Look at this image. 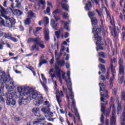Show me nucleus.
I'll return each mask as SVG.
<instances>
[{
	"instance_id": "1",
	"label": "nucleus",
	"mask_w": 125,
	"mask_h": 125,
	"mask_svg": "<svg viewBox=\"0 0 125 125\" xmlns=\"http://www.w3.org/2000/svg\"><path fill=\"white\" fill-rule=\"evenodd\" d=\"M100 91L101 95V111L103 114H105L106 110V105H108V101L109 99V95L108 94V90L105 86L104 83H99Z\"/></svg>"
},
{
	"instance_id": "2",
	"label": "nucleus",
	"mask_w": 125,
	"mask_h": 125,
	"mask_svg": "<svg viewBox=\"0 0 125 125\" xmlns=\"http://www.w3.org/2000/svg\"><path fill=\"white\" fill-rule=\"evenodd\" d=\"M24 91L25 94H27L29 97L30 100L35 99L34 101V104L36 106H39L40 104H42L43 102V98L38 93H35L34 89L30 88L29 87H26Z\"/></svg>"
},
{
	"instance_id": "3",
	"label": "nucleus",
	"mask_w": 125,
	"mask_h": 125,
	"mask_svg": "<svg viewBox=\"0 0 125 125\" xmlns=\"http://www.w3.org/2000/svg\"><path fill=\"white\" fill-rule=\"evenodd\" d=\"M0 102H4V99L2 98V96H3V88L4 87V83H6L9 82L10 84H12L14 87L16 86V85L14 84V82L13 80L10 79V76L8 75H6L5 73H2L0 74Z\"/></svg>"
},
{
	"instance_id": "4",
	"label": "nucleus",
	"mask_w": 125,
	"mask_h": 125,
	"mask_svg": "<svg viewBox=\"0 0 125 125\" xmlns=\"http://www.w3.org/2000/svg\"><path fill=\"white\" fill-rule=\"evenodd\" d=\"M95 34L94 35V38L96 41H97V42L96 44L97 45H103L104 44V42H102V37L99 36V34L101 32L103 33V36L104 38H105L106 37V30H105V28L104 27L101 26L100 28H96L95 27H93L92 33H94Z\"/></svg>"
},
{
	"instance_id": "5",
	"label": "nucleus",
	"mask_w": 125,
	"mask_h": 125,
	"mask_svg": "<svg viewBox=\"0 0 125 125\" xmlns=\"http://www.w3.org/2000/svg\"><path fill=\"white\" fill-rule=\"evenodd\" d=\"M14 88L12 86H9L8 87V93L7 94V105H12V106H15L16 105V100L13 99L14 96V93L13 90Z\"/></svg>"
},
{
	"instance_id": "6",
	"label": "nucleus",
	"mask_w": 125,
	"mask_h": 125,
	"mask_svg": "<svg viewBox=\"0 0 125 125\" xmlns=\"http://www.w3.org/2000/svg\"><path fill=\"white\" fill-rule=\"evenodd\" d=\"M65 65V61L64 60H62L61 61L56 62V64L55 65V70L58 78H59V81L62 84V78H61V73H63L62 70L60 68H62L63 66Z\"/></svg>"
},
{
	"instance_id": "7",
	"label": "nucleus",
	"mask_w": 125,
	"mask_h": 125,
	"mask_svg": "<svg viewBox=\"0 0 125 125\" xmlns=\"http://www.w3.org/2000/svg\"><path fill=\"white\" fill-rule=\"evenodd\" d=\"M118 63L119 64V74L118 77L120 78L119 83H123V81H124V75L125 74V66H124V61L123 59L120 58Z\"/></svg>"
},
{
	"instance_id": "8",
	"label": "nucleus",
	"mask_w": 125,
	"mask_h": 125,
	"mask_svg": "<svg viewBox=\"0 0 125 125\" xmlns=\"http://www.w3.org/2000/svg\"><path fill=\"white\" fill-rule=\"evenodd\" d=\"M4 19L6 20V25L8 28H13L15 25V19L13 18H7V17L4 16Z\"/></svg>"
},
{
	"instance_id": "9",
	"label": "nucleus",
	"mask_w": 125,
	"mask_h": 125,
	"mask_svg": "<svg viewBox=\"0 0 125 125\" xmlns=\"http://www.w3.org/2000/svg\"><path fill=\"white\" fill-rule=\"evenodd\" d=\"M22 96V98L19 100V105L20 106H21L22 104H23V105H27L29 103V100H30V98L28 94H25Z\"/></svg>"
},
{
	"instance_id": "10",
	"label": "nucleus",
	"mask_w": 125,
	"mask_h": 125,
	"mask_svg": "<svg viewBox=\"0 0 125 125\" xmlns=\"http://www.w3.org/2000/svg\"><path fill=\"white\" fill-rule=\"evenodd\" d=\"M32 112L33 114H35V116L36 117H39V118H38V120L39 121H43L44 120V117L43 116H42L40 114V109L38 107H34L32 109Z\"/></svg>"
},
{
	"instance_id": "11",
	"label": "nucleus",
	"mask_w": 125,
	"mask_h": 125,
	"mask_svg": "<svg viewBox=\"0 0 125 125\" xmlns=\"http://www.w3.org/2000/svg\"><path fill=\"white\" fill-rule=\"evenodd\" d=\"M39 38H29L27 40L28 43H30V42H34V45L32 46L31 50L32 51H34L35 50V49L36 48V44H37V42H39Z\"/></svg>"
},
{
	"instance_id": "12",
	"label": "nucleus",
	"mask_w": 125,
	"mask_h": 125,
	"mask_svg": "<svg viewBox=\"0 0 125 125\" xmlns=\"http://www.w3.org/2000/svg\"><path fill=\"white\" fill-rule=\"evenodd\" d=\"M67 88L69 91V95L72 100H74V98L75 97V95H74V92L72 89V83L69 82L67 83Z\"/></svg>"
},
{
	"instance_id": "13",
	"label": "nucleus",
	"mask_w": 125,
	"mask_h": 125,
	"mask_svg": "<svg viewBox=\"0 0 125 125\" xmlns=\"http://www.w3.org/2000/svg\"><path fill=\"white\" fill-rule=\"evenodd\" d=\"M72 107H73L74 108V110L75 112V115L76 117L78 118L79 122H81V117H80V114H79V112L78 111V109L76 106V101H75V100H72Z\"/></svg>"
},
{
	"instance_id": "14",
	"label": "nucleus",
	"mask_w": 125,
	"mask_h": 125,
	"mask_svg": "<svg viewBox=\"0 0 125 125\" xmlns=\"http://www.w3.org/2000/svg\"><path fill=\"white\" fill-rule=\"evenodd\" d=\"M56 97L59 105H60V103L62 102V98L64 97V94H63V92L62 91H61L60 92H57L56 95Z\"/></svg>"
},
{
	"instance_id": "15",
	"label": "nucleus",
	"mask_w": 125,
	"mask_h": 125,
	"mask_svg": "<svg viewBox=\"0 0 125 125\" xmlns=\"http://www.w3.org/2000/svg\"><path fill=\"white\" fill-rule=\"evenodd\" d=\"M118 26L117 27V29L115 28L114 29L113 33H112V35L113 37H114V38H116V37L118 36V34H119V33L121 32V31L120 30H121V29H122V24H121L120 22H118Z\"/></svg>"
},
{
	"instance_id": "16",
	"label": "nucleus",
	"mask_w": 125,
	"mask_h": 125,
	"mask_svg": "<svg viewBox=\"0 0 125 125\" xmlns=\"http://www.w3.org/2000/svg\"><path fill=\"white\" fill-rule=\"evenodd\" d=\"M39 42H37L36 44V48H35V49H36L37 51H39L40 50V48H39V46L41 47V48L43 49L44 47H45V45L44 44H42V41L41 40L40 38H38Z\"/></svg>"
},
{
	"instance_id": "17",
	"label": "nucleus",
	"mask_w": 125,
	"mask_h": 125,
	"mask_svg": "<svg viewBox=\"0 0 125 125\" xmlns=\"http://www.w3.org/2000/svg\"><path fill=\"white\" fill-rule=\"evenodd\" d=\"M109 78H110V71H107L106 77H105V76H104L103 75H102L101 76V80H102V81H103L104 83H106V79L109 80Z\"/></svg>"
},
{
	"instance_id": "18",
	"label": "nucleus",
	"mask_w": 125,
	"mask_h": 125,
	"mask_svg": "<svg viewBox=\"0 0 125 125\" xmlns=\"http://www.w3.org/2000/svg\"><path fill=\"white\" fill-rule=\"evenodd\" d=\"M18 92V97H20L21 96H23L25 94H26V92H25V88L24 90V92H23V89L21 87H18L17 88Z\"/></svg>"
},
{
	"instance_id": "19",
	"label": "nucleus",
	"mask_w": 125,
	"mask_h": 125,
	"mask_svg": "<svg viewBox=\"0 0 125 125\" xmlns=\"http://www.w3.org/2000/svg\"><path fill=\"white\" fill-rule=\"evenodd\" d=\"M53 14L56 21H58V20H60V17H59V10L56 9V10L54 11Z\"/></svg>"
},
{
	"instance_id": "20",
	"label": "nucleus",
	"mask_w": 125,
	"mask_h": 125,
	"mask_svg": "<svg viewBox=\"0 0 125 125\" xmlns=\"http://www.w3.org/2000/svg\"><path fill=\"white\" fill-rule=\"evenodd\" d=\"M92 8V4H91V2L90 0H87V3L85 4V9L87 10V11H89V10H91Z\"/></svg>"
},
{
	"instance_id": "21",
	"label": "nucleus",
	"mask_w": 125,
	"mask_h": 125,
	"mask_svg": "<svg viewBox=\"0 0 125 125\" xmlns=\"http://www.w3.org/2000/svg\"><path fill=\"white\" fill-rule=\"evenodd\" d=\"M110 72L112 75V78L116 77V69H115V66L113 64H110Z\"/></svg>"
},
{
	"instance_id": "22",
	"label": "nucleus",
	"mask_w": 125,
	"mask_h": 125,
	"mask_svg": "<svg viewBox=\"0 0 125 125\" xmlns=\"http://www.w3.org/2000/svg\"><path fill=\"white\" fill-rule=\"evenodd\" d=\"M44 34L45 41H49V30H48V29H46L44 31Z\"/></svg>"
},
{
	"instance_id": "23",
	"label": "nucleus",
	"mask_w": 125,
	"mask_h": 125,
	"mask_svg": "<svg viewBox=\"0 0 125 125\" xmlns=\"http://www.w3.org/2000/svg\"><path fill=\"white\" fill-rule=\"evenodd\" d=\"M117 114L119 115L121 114V112H122V103L119 102V100L117 101Z\"/></svg>"
},
{
	"instance_id": "24",
	"label": "nucleus",
	"mask_w": 125,
	"mask_h": 125,
	"mask_svg": "<svg viewBox=\"0 0 125 125\" xmlns=\"http://www.w3.org/2000/svg\"><path fill=\"white\" fill-rule=\"evenodd\" d=\"M91 22L93 26H97V24H98V20L96 17L91 19Z\"/></svg>"
},
{
	"instance_id": "25",
	"label": "nucleus",
	"mask_w": 125,
	"mask_h": 125,
	"mask_svg": "<svg viewBox=\"0 0 125 125\" xmlns=\"http://www.w3.org/2000/svg\"><path fill=\"white\" fill-rule=\"evenodd\" d=\"M67 77H68V79H65V82L66 83V84L67 85H68V83H70H70H72V82H71V77H70V75H71V73L69 71H68L67 72V74H66Z\"/></svg>"
},
{
	"instance_id": "26",
	"label": "nucleus",
	"mask_w": 125,
	"mask_h": 125,
	"mask_svg": "<svg viewBox=\"0 0 125 125\" xmlns=\"http://www.w3.org/2000/svg\"><path fill=\"white\" fill-rule=\"evenodd\" d=\"M61 5L64 10H65V11H69V5L67 4L62 2Z\"/></svg>"
},
{
	"instance_id": "27",
	"label": "nucleus",
	"mask_w": 125,
	"mask_h": 125,
	"mask_svg": "<svg viewBox=\"0 0 125 125\" xmlns=\"http://www.w3.org/2000/svg\"><path fill=\"white\" fill-rule=\"evenodd\" d=\"M14 14L18 15V16H21V15H23V12L21 11L20 10L15 9Z\"/></svg>"
},
{
	"instance_id": "28",
	"label": "nucleus",
	"mask_w": 125,
	"mask_h": 125,
	"mask_svg": "<svg viewBox=\"0 0 125 125\" xmlns=\"http://www.w3.org/2000/svg\"><path fill=\"white\" fill-rule=\"evenodd\" d=\"M88 16L90 19H92V18H95V17L94 16H95V13L91 11H89L88 12Z\"/></svg>"
},
{
	"instance_id": "29",
	"label": "nucleus",
	"mask_w": 125,
	"mask_h": 125,
	"mask_svg": "<svg viewBox=\"0 0 125 125\" xmlns=\"http://www.w3.org/2000/svg\"><path fill=\"white\" fill-rule=\"evenodd\" d=\"M63 29L61 28L58 31H56L55 32V35L57 37V39H59V38H60V33H61V32H62V33H63Z\"/></svg>"
},
{
	"instance_id": "30",
	"label": "nucleus",
	"mask_w": 125,
	"mask_h": 125,
	"mask_svg": "<svg viewBox=\"0 0 125 125\" xmlns=\"http://www.w3.org/2000/svg\"><path fill=\"white\" fill-rule=\"evenodd\" d=\"M42 112H43V113H44V114H48V113H49V111H50V109H49V107H42Z\"/></svg>"
},
{
	"instance_id": "31",
	"label": "nucleus",
	"mask_w": 125,
	"mask_h": 125,
	"mask_svg": "<svg viewBox=\"0 0 125 125\" xmlns=\"http://www.w3.org/2000/svg\"><path fill=\"white\" fill-rule=\"evenodd\" d=\"M114 79H115V78L111 77L109 79V88H110V89H112L113 88V81H114Z\"/></svg>"
},
{
	"instance_id": "32",
	"label": "nucleus",
	"mask_w": 125,
	"mask_h": 125,
	"mask_svg": "<svg viewBox=\"0 0 125 125\" xmlns=\"http://www.w3.org/2000/svg\"><path fill=\"white\" fill-rule=\"evenodd\" d=\"M40 82H41V84H42L43 88L44 89L45 91H47L48 90V89L47 88V86H46V82L42 83V80H40Z\"/></svg>"
},
{
	"instance_id": "33",
	"label": "nucleus",
	"mask_w": 125,
	"mask_h": 125,
	"mask_svg": "<svg viewBox=\"0 0 125 125\" xmlns=\"http://www.w3.org/2000/svg\"><path fill=\"white\" fill-rule=\"evenodd\" d=\"M116 7V0H111V8L112 9H115Z\"/></svg>"
},
{
	"instance_id": "34",
	"label": "nucleus",
	"mask_w": 125,
	"mask_h": 125,
	"mask_svg": "<svg viewBox=\"0 0 125 125\" xmlns=\"http://www.w3.org/2000/svg\"><path fill=\"white\" fill-rule=\"evenodd\" d=\"M110 125H117L116 123V117H112L110 119Z\"/></svg>"
},
{
	"instance_id": "35",
	"label": "nucleus",
	"mask_w": 125,
	"mask_h": 125,
	"mask_svg": "<svg viewBox=\"0 0 125 125\" xmlns=\"http://www.w3.org/2000/svg\"><path fill=\"white\" fill-rule=\"evenodd\" d=\"M100 68L101 69V71L103 73V74H104L106 73V68L105 67V66L103 64H100Z\"/></svg>"
},
{
	"instance_id": "36",
	"label": "nucleus",
	"mask_w": 125,
	"mask_h": 125,
	"mask_svg": "<svg viewBox=\"0 0 125 125\" xmlns=\"http://www.w3.org/2000/svg\"><path fill=\"white\" fill-rule=\"evenodd\" d=\"M25 25H30L31 24V19L27 18L25 20L24 22Z\"/></svg>"
},
{
	"instance_id": "37",
	"label": "nucleus",
	"mask_w": 125,
	"mask_h": 125,
	"mask_svg": "<svg viewBox=\"0 0 125 125\" xmlns=\"http://www.w3.org/2000/svg\"><path fill=\"white\" fill-rule=\"evenodd\" d=\"M64 28L69 32L70 31V29L69 28V22H65L64 25Z\"/></svg>"
},
{
	"instance_id": "38",
	"label": "nucleus",
	"mask_w": 125,
	"mask_h": 125,
	"mask_svg": "<svg viewBox=\"0 0 125 125\" xmlns=\"http://www.w3.org/2000/svg\"><path fill=\"white\" fill-rule=\"evenodd\" d=\"M53 72V68H51L50 69L49 71V74L51 76V78H55V75L53 74L52 73Z\"/></svg>"
},
{
	"instance_id": "39",
	"label": "nucleus",
	"mask_w": 125,
	"mask_h": 125,
	"mask_svg": "<svg viewBox=\"0 0 125 125\" xmlns=\"http://www.w3.org/2000/svg\"><path fill=\"white\" fill-rule=\"evenodd\" d=\"M62 17L63 19H69V16H68V14L66 12L63 13Z\"/></svg>"
},
{
	"instance_id": "40",
	"label": "nucleus",
	"mask_w": 125,
	"mask_h": 125,
	"mask_svg": "<svg viewBox=\"0 0 125 125\" xmlns=\"http://www.w3.org/2000/svg\"><path fill=\"white\" fill-rule=\"evenodd\" d=\"M46 63H47V62L46 61V60H42V62H40L39 66L40 67H42V64H46Z\"/></svg>"
},
{
	"instance_id": "41",
	"label": "nucleus",
	"mask_w": 125,
	"mask_h": 125,
	"mask_svg": "<svg viewBox=\"0 0 125 125\" xmlns=\"http://www.w3.org/2000/svg\"><path fill=\"white\" fill-rule=\"evenodd\" d=\"M28 14L29 17H34L35 16V13H34V12H33L32 11L28 12Z\"/></svg>"
},
{
	"instance_id": "42",
	"label": "nucleus",
	"mask_w": 125,
	"mask_h": 125,
	"mask_svg": "<svg viewBox=\"0 0 125 125\" xmlns=\"http://www.w3.org/2000/svg\"><path fill=\"white\" fill-rule=\"evenodd\" d=\"M99 56L102 58H105V54L103 52H101L99 53Z\"/></svg>"
},
{
	"instance_id": "43",
	"label": "nucleus",
	"mask_w": 125,
	"mask_h": 125,
	"mask_svg": "<svg viewBox=\"0 0 125 125\" xmlns=\"http://www.w3.org/2000/svg\"><path fill=\"white\" fill-rule=\"evenodd\" d=\"M52 27L54 29V30H57V28H58V23H56L55 24H53V25H52Z\"/></svg>"
},
{
	"instance_id": "44",
	"label": "nucleus",
	"mask_w": 125,
	"mask_h": 125,
	"mask_svg": "<svg viewBox=\"0 0 125 125\" xmlns=\"http://www.w3.org/2000/svg\"><path fill=\"white\" fill-rule=\"evenodd\" d=\"M100 122H101V124H102L103 125L104 124V115H103V114H102V115H101V119H100Z\"/></svg>"
},
{
	"instance_id": "45",
	"label": "nucleus",
	"mask_w": 125,
	"mask_h": 125,
	"mask_svg": "<svg viewBox=\"0 0 125 125\" xmlns=\"http://www.w3.org/2000/svg\"><path fill=\"white\" fill-rule=\"evenodd\" d=\"M4 37L6 39H9V40H10V39L11 38V36H10V35H9V34H8V33L5 34V35H4Z\"/></svg>"
},
{
	"instance_id": "46",
	"label": "nucleus",
	"mask_w": 125,
	"mask_h": 125,
	"mask_svg": "<svg viewBox=\"0 0 125 125\" xmlns=\"http://www.w3.org/2000/svg\"><path fill=\"white\" fill-rule=\"evenodd\" d=\"M45 14H49L50 12V8L49 7H47L46 8V10L44 11Z\"/></svg>"
},
{
	"instance_id": "47",
	"label": "nucleus",
	"mask_w": 125,
	"mask_h": 125,
	"mask_svg": "<svg viewBox=\"0 0 125 125\" xmlns=\"http://www.w3.org/2000/svg\"><path fill=\"white\" fill-rule=\"evenodd\" d=\"M122 100L125 101V92L123 91L122 92Z\"/></svg>"
},
{
	"instance_id": "48",
	"label": "nucleus",
	"mask_w": 125,
	"mask_h": 125,
	"mask_svg": "<svg viewBox=\"0 0 125 125\" xmlns=\"http://www.w3.org/2000/svg\"><path fill=\"white\" fill-rule=\"evenodd\" d=\"M110 108H112L113 110H116V106L114 104H109Z\"/></svg>"
},
{
	"instance_id": "49",
	"label": "nucleus",
	"mask_w": 125,
	"mask_h": 125,
	"mask_svg": "<svg viewBox=\"0 0 125 125\" xmlns=\"http://www.w3.org/2000/svg\"><path fill=\"white\" fill-rule=\"evenodd\" d=\"M115 102V98H114V97H111L110 98V102L109 103V104H113Z\"/></svg>"
},
{
	"instance_id": "50",
	"label": "nucleus",
	"mask_w": 125,
	"mask_h": 125,
	"mask_svg": "<svg viewBox=\"0 0 125 125\" xmlns=\"http://www.w3.org/2000/svg\"><path fill=\"white\" fill-rule=\"evenodd\" d=\"M39 3L42 5H45V0H39Z\"/></svg>"
},
{
	"instance_id": "51",
	"label": "nucleus",
	"mask_w": 125,
	"mask_h": 125,
	"mask_svg": "<svg viewBox=\"0 0 125 125\" xmlns=\"http://www.w3.org/2000/svg\"><path fill=\"white\" fill-rule=\"evenodd\" d=\"M0 7L1 8V13H5V9L3 8L1 5H0Z\"/></svg>"
},
{
	"instance_id": "52",
	"label": "nucleus",
	"mask_w": 125,
	"mask_h": 125,
	"mask_svg": "<svg viewBox=\"0 0 125 125\" xmlns=\"http://www.w3.org/2000/svg\"><path fill=\"white\" fill-rule=\"evenodd\" d=\"M123 122H125V111H123L122 113V119Z\"/></svg>"
},
{
	"instance_id": "53",
	"label": "nucleus",
	"mask_w": 125,
	"mask_h": 125,
	"mask_svg": "<svg viewBox=\"0 0 125 125\" xmlns=\"http://www.w3.org/2000/svg\"><path fill=\"white\" fill-rule=\"evenodd\" d=\"M15 121L16 122H20L21 121V118L18 116L15 117Z\"/></svg>"
},
{
	"instance_id": "54",
	"label": "nucleus",
	"mask_w": 125,
	"mask_h": 125,
	"mask_svg": "<svg viewBox=\"0 0 125 125\" xmlns=\"http://www.w3.org/2000/svg\"><path fill=\"white\" fill-rule=\"evenodd\" d=\"M112 115V118H116V116H115V115H116V109H113Z\"/></svg>"
},
{
	"instance_id": "55",
	"label": "nucleus",
	"mask_w": 125,
	"mask_h": 125,
	"mask_svg": "<svg viewBox=\"0 0 125 125\" xmlns=\"http://www.w3.org/2000/svg\"><path fill=\"white\" fill-rule=\"evenodd\" d=\"M42 80L44 81L43 83H46V78L44 77L43 74H41Z\"/></svg>"
},
{
	"instance_id": "56",
	"label": "nucleus",
	"mask_w": 125,
	"mask_h": 125,
	"mask_svg": "<svg viewBox=\"0 0 125 125\" xmlns=\"http://www.w3.org/2000/svg\"><path fill=\"white\" fill-rule=\"evenodd\" d=\"M10 40H11L12 41H13V42H18V40L12 37H11V38L10 39Z\"/></svg>"
},
{
	"instance_id": "57",
	"label": "nucleus",
	"mask_w": 125,
	"mask_h": 125,
	"mask_svg": "<svg viewBox=\"0 0 125 125\" xmlns=\"http://www.w3.org/2000/svg\"><path fill=\"white\" fill-rule=\"evenodd\" d=\"M15 2H17V6L18 7H19V6L21 5V3H20V2L19 1V0H16Z\"/></svg>"
},
{
	"instance_id": "58",
	"label": "nucleus",
	"mask_w": 125,
	"mask_h": 125,
	"mask_svg": "<svg viewBox=\"0 0 125 125\" xmlns=\"http://www.w3.org/2000/svg\"><path fill=\"white\" fill-rule=\"evenodd\" d=\"M5 22V21H4V20L1 18V19L0 20V23H1V24L3 25V26H4Z\"/></svg>"
},
{
	"instance_id": "59",
	"label": "nucleus",
	"mask_w": 125,
	"mask_h": 125,
	"mask_svg": "<svg viewBox=\"0 0 125 125\" xmlns=\"http://www.w3.org/2000/svg\"><path fill=\"white\" fill-rule=\"evenodd\" d=\"M99 60L101 63H103V64H105V60H104V59L100 58Z\"/></svg>"
},
{
	"instance_id": "60",
	"label": "nucleus",
	"mask_w": 125,
	"mask_h": 125,
	"mask_svg": "<svg viewBox=\"0 0 125 125\" xmlns=\"http://www.w3.org/2000/svg\"><path fill=\"white\" fill-rule=\"evenodd\" d=\"M7 3V1H6V0H4L3 3V6H4V7H7V6L6 5Z\"/></svg>"
},
{
	"instance_id": "61",
	"label": "nucleus",
	"mask_w": 125,
	"mask_h": 125,
	"mask_svg": "<svg viewBox=\"0 0 125 125\" xmlns=\"http://www.w3.org/2000/svg\"><path fill=\"white\" fill-rule=\"evenodd\" d=\"M45 22L46 24H48V23H49V19L47 17H45Z\"/></svg>"
},
{
	"instance_id": "62",
	"label": "nucleus",
	"mask_w": 125,
	"mask_h": 125,
	"mask_svg": "<svg viewBox=\"0 0 125 125\" xmlns=\"http://www.w3.org/2000/svg\"><path fill=\"white\" fill-rule=\"evenodd\" d=\"M55 24V21L53 19L51 20V25L52 26Z\"/></svg>"
},
{
	"instance_id": "63",
	"label": "nucleus",
	"mask_w": 125,
	"mask_h": 125,
	"mask_svg": "<svg viewBox=\"0 0 125 125\" xmlns=\"http://www.w3.org/2000/svg\"><path fill=\"white\" fill-rule=\"evenodd\" d=\"M112 94L113 95H116V94H117V90L116 89H113L112 90Z\"/></svg>"
},
{
	"instance_id": "64",
	"label": "nucleus",
	"mask_w": 125,
	"mask_h": 125,
	"mask_svg": "<svg viewBox=\"0 0 125 125\" xmlns=\"http://www.w3.org/2000/svg\"><path fill=\"white\" fill-rule=\"evenodd\" d=\"M65 39H67V38H68V37H69V33L68 32H65L64 33V36Z\"/></svg>"
}]
</instances>
